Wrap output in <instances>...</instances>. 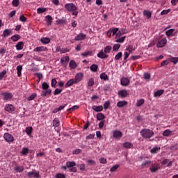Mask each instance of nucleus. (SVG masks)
Masks as SVG:
<instances>
[{"label": "nucleus", "mask_w": 178, "mask_h": 178, "mask_svg": "<svg viewBox=\"0 0 178 178\" xmlns=\"http://www.w3.org/2000/svg\"><path fill=\"white\" fill-rule=\"evenodd\" d=\"M22 70H23V67L22 65L17 66V71L18 77H22Z\"/></svg>", "instance_id": "obj_37"}, {"label": "nucleus", "mask_w": 178, "mask_h": 178, "mask_svg": "<svg viewBox=\"0 0 178 178\" xmlns=\"http://www.w3.org/2000/svg\"><path fill=\"white\" fill-rule=\"evenodd\" d=\"M154 131L149 129H143L140 131V135L143 137V138L149 139L151 137L154 136Z\"/></svg>", "instance_id": "obj_3"}, {"label": "nucleus", "mask_w": 178, "mask_h": 178, "mask_svg": "<svg viewBox=\"0 0 178 178\" xmlns=\"http://www.w3.org/2000/svg\"><path fill=\"white\" fill-rule=\"evenodd\" d=\"M94 86V78H90L88 81V87H92Z\"/></svg>", "instance_id": "obj_44"}, {"label": "nucleus", "mask_w": 178, "mask_h": 178, "mask_svg": "<svg viewBox=\"0 0 178 178\" xmlns=\"http://www.w3.org/2000/svg\"><path fill=\"white\" fill-rule=\"evenodd\" d=\"M168 60H170V63L172 62L174 65H177L178 63V57H172Z\"/></svg>", "instance_id": "obj_43"}, {"label": "nucleus", "mask_w": 178, "mask_h": 178, "mask_svg": "<svg viewBox=\"0 0 178 178\" xmlns=\"http://www.w3.org/2000/svg\"><path fill=\"white\" fill-rule=\"evenodd\" d=\"M57 52H60V54H66V52H69V49L67 48H57L56 49Z\"/></svg>", "instance_id": "obj_34"}, {"label": "nucleus", "mask_w": 178, "mask_h": 178, "mask_svg": "<svg viewBox=\"0 0 178 178\" xmlns=\"http://www.w3.org/2000/svg\"><path fill=\"white\" fill-rule=\"evenodd\" d=\"M112 51V46H106L104 49H102L98 54H97V58H99V59H107V58L109 57L108 54H111V51Z\"/></svg>", "instance_id": "obj_1"}, {"label": "nucleus", "mask_w": 178, "mask_h": 178, "mask_svg": "<svg viewBox=\"0 0 178 178\" xmlns=\"http://www.w3.org/2000/svg\"><path fill=\"white\" fill-rule=\"evenodd\" d=\"M149 77H151V75H149L148 72L143 74V79H145V80H149Z\"/></svg>", "instance_id": "obj_60"}, {"label": "nucleus", "mask_w": 178, "mask_h": 178, "mask_svg": "<svg viewBox=\"0 0 178 178\" xmlns=\"http://www.w3.org/2000/svg\"><path fill=\"white\" fill-rule=\"evenodd\" d=\"M73 84H76V82L74 81V79H70L65 85V87L67 88V87H70L73 86Z\"/></svg>", "instance_id": "obj_25"}, {"label": "nucleus", "mask_w": 178, "mask_h": 178, "mask_svg": "<svg viewBox=\"0 0 178 178\" xmlns=\"http://www.w3.org/2000/svg\"><path fill=\"white\" fill-rule=\"evenodd\" d=\"M56 178H66V177L62 173H58L56 175Z\"/></svg>", "instance_id": "obj_64"}, {"label": "nucleus", "mask_w": 178, "mask_h": 178, "mask_svg": "<svg viewBox=\"0 0 178 178\" xmlns=\"http://www.w3.org/2000/svg\"><path fill=\"white\" fill-rule=\"evenodd\" d=\"M5 74H6V70H5L0 72V80H2L5 77Z\"/></svg>", "instance_id": "obj_61"}, {"label": "nucleus", "mask_w": 178, "mask_h": 178, "mask_svg": "<svg viewBox=\"0 0 178 178\" xmlns=\"http://www.w3.org/2000/svg\"><path fill=\"white\" fill-rule=\"evenodd\" d=\"M45 19L47 26H51V24H52V17L47 15L46 16Z\"/></svg>", "instance_id": "obj_32"}, {"label": "nucleus", "mask_w": 178, "mask_h": 178, "mask_svg": "<svg viewBox=\"0 0 178 178\" xmlns=\"http://www.w3.org/2000/svg\"><path fill=\"white\" fill-rule=\"evenodd\" d=\"M21 154L22 155H27L29 154V149L27 147H23Z\"/></svg>", "instance_id": "obj_53"}, {"label": "nucleus", "mask_w": 178, "mask_h": 178, "mask_svg": "<svg viewBox=\"0 0 178 178\" xmlns=\"http://www.w3.org/2000/svg\"><path fill=\"white\" fill-rule=\"evenodd\" d=\"M151 163H152L151 161L145 160L142 163L141 166L143 168H149V166L151 165Z\"/></svg>", "instance_id": "obj_22"}, {"label": "nucleus", "mask_w": 178, "mask_h": 178, "mask_svg": "<svg viewBox=\"0 0 178 178\" xmlns=\"http://www.w3.org/2000/svg\"><path fill=\"white\" fill-rule=\"evenodd\" d=\"M144 104V99H140L136 102V106H141Z\"/></svg>", "instance_id": "obj_54"}, {"label": "nucleus", "mask_w": 178, "mask_h": 178, "mask_svg": "<svg viewBox=\"0 0 178 178\" xmlns=\"http://www.w3.org/2000/svg\"><path fill=\"white\" fill-rule=\"evenodd\" d=\"M65 9H66L67 12H72L74 16H77V15H79V11H77V7L73 3L65 4Z\"/></svg>", "instance_id": "obj_2"}, {"label": "nucleus", "mask_w": 178, "mask_h": 178, "mask_svg": "<svg viewBox=\"0 0 178 178\" xmlns=\"http://www.w3.org/2000/svg\"><path fill=\"white\" fill-rule=\"evenodd\" d=\"M170 12V9L163 10V11H161V16H163V15H168V13H169Z\"/></svg>", "instance_id": "obj_63"}, {"label": "nucleus", "mask_w": 178, "mask_h": 178, "mask_svg": "<svg viewBox=\"0 0 178 178\" xmlns=\"http://www.w3.org/2000/svg\"><path fill=\"white\" fill-rule=\"evenodd\" d=\"M28 176H29V177L40 178V172H37V171H35V170H34L32 172H28Z\"/></svg>", "instance_id": "obj_13"}, {"label": "nucleus", "mask_w": 178, "mask_h": 178, "mask_svg": "<svg viewBox=\"0 0 178 178\" xmlns=\"http://www.w3.org/2000/svg\"><path fill=\"white\" fill-rule=\"evenodd\" d=\"M123 147L124 148H127V149L133 148V143L130 142H126L123 143Z\"/></svg>", "instance_id": "obj_35"}, {"label": "nucleus", "mask_w": 178, "mask_h": 178, "mask_svg": "<svg viewBox=\"0 0 178 178\" xmlns=\"http://www.w3.org/2000/svg\"><path fill=\"white\" fill-rule=\"evenodd\" d=\"M45 8H38V9H37V12H38V13H39V14H41V13H44V12H45Z\"/></svg>", "instance_id": "obj_62"}, {"label": "nucleus", "mask_w": 178, "mask_h": 178, "mask_svg": "<svg viewBox=\"0 0 178 178\" xmlns=\"http://www.w3.org/2000/svg\"><path fill=\"white\" fill-rule=\"evenodd\" d=\"M92 56V51H85L84 53L81 54V56H83L84 58H87V56Z\"/></svg>", "instance_id": "obj_38"}, {"label": "nucleus", "mask_w": 178, "mask_h": 178, "mask_svg": "<svg viewBox=\"0 0 178 178\" xmlns=\"http://www.w3.org/2000/svg\"><path fill=\"white\" fill-rule=\"evenodd\" d=\"M3 138L7 143H13L15 141V138H13V136L12 134H10L9 133H6L3 135Z\"/></svg>", "instance_id": "obj_7"}, {"label": "nucleus", "mask_w": 178, "mask_h": 178, "mask_svg": "<svg viewBox=\"0 0 178 178\" xmlns=\"http://www.w3.org/2000/svg\"><path fill=\"white\" fill-rule=\"evenodd\" d=\"M159 169H161V166H159V163H155L149 167V170L152 173H155V172H158Z\"/></svg>", "instance_id": "obj_9"}, {"label": "nucleus", "mask_w": 178, "mask_h": 178, "mask_svg": "<svg viewBox=\"0 0 178 178\" xmlns=\"http://www.w3.org/2000/svg\"><path fill=\"white\" fill-rule=\"evenodd\" d=\"M60 124V122H59V119L54 118V120H53V126L54 127H59Z\"/></svg>", "instance_id": "obj_36"}, {"label": "nucleus", "mask_w": 178, "mask_h": 178, "mask_svg": "<svg viewBox=\"0 0 178 178\" xmlns=\"http://www.w3.org/2000/svg\"><path fill=\"white\" fill-rule=\"evenodd\" d=\"M163 136L164 137H170L172 136V131L166 129L163 132Z\"/></svg>", "instance_id": "obj_33"}, {"label": "nucleus", "mask_w": 178, "mask_h": 178, "mask_svg": "<svg viewBox=\"0 0 178 178\" xmlns=\"http://www.w3.org/2000/svg\"><path fill=\"white\" fill-rule=\"evenodd\" d=\"M111 30L113 35H116V34H118V32L119 31L118 28H112L111 29Z\"/></svg>", "instance_id": "obj_52"}, {"label": "nucleus", "mask_w": 178, "mask_h": 178, "mask_svg": "<svg viewBox=\"0 0 178 178\" xmlns=\"http://www.w3.org/2000/svg\"><path fill=\"white\" fill-rule=\"evenodd\" d=\"M40 42H42V44H49V42H51V39L49 38H42L40 39Z\"/></svg>", "instance_id": "obj_29"}, {"label": "nucleus", "mask_w": 178, "mask_h": 178, "mask_svg": "<svg viewBox=\"0 0 178 178\" xmlns=\"http://www.w3.org/2000/svg\"><path fill=\"white\" fill-rule=\"evenodd\" d=\"M119 166H120L119 164H115V165L111 168L110 172H116V170H118V169L119 168Z\"/></svg>", "instance_id": "obj_46"}, {"label": "nucleus", "mask_w": 178, "mask_h": 178, "mask_svg": "<svg viewBox=\"0 0 178 178\" xmlns=\"http://www.w3.org/2000/svg\"><path fill=\"white\" fill-rule=\"evenodd\" d=\"M159 149H161V147H155L150 150V152L151 154H156Z\"/></svg>", "instance_id": "obj_48"}, {"label": "nucleus", "mask_w": 178, "mask_h": 178, "mask_svg": "<svg viewBox=\"0 0 178 178\" xmlns=\"http://www.w3.org/2000/svg\"><path fill=\"white\" fill-rule=\"evenodd\" d=\"M133 52V47L131 45H128L126 47L125 51L124 53V60H126L129 56H130V54Z\"/></svg>", "instance_id": "obj_5"}, {"label": "nucleus", "mask_w": 178, "mask_h": 178, "mask_svg": "<svg viewBox=\"0 0 178 178\" xmlns=\"http://www.w3.org/2000/svg\"><path fill=\"white\" fill-rule=\"evenodd\" d=\"M42 90H48L49 88V84L47 83V82H43L42 84Z\"/></svg>", "instance_id": "obj_51"}, {"label": "nucleus", "mask_w": 178, "mask_h": 178, "mask_svg": "<svg viewBox=\"0 0 178 178\" xmlns=\"http://www.w3.org/2000/svg\"><path fill=\"white\" fill-rule=\"evenodd\" d=\"M14 170L15 172H17L18 173H20V172H23V170H24V167L20 166V165L15 166L14 168Z\"/></svg>", "instance_id": "obj_31"}, {"label": "nucleus", "mask_w": 178, "mask_h": 178, "mask_svg": "<svg viewBox=\"0 0 178 178\" xmlns=\"http://www.w3.org/2000/svg\"><path fill=\"white\" fill-rule=\"evenodd\" d=\"M67 168H70V172H77V168H76V162L74 161H67L66 162Z\"/></svg>", "instance_id": "obj_4"}, {"label": "nucleus", "mask_w": 178, "mask_h": 178, "mask_svg": "<svg viewBox=\"0 0 178 178\" xmlns=\"http://www.w3.org/2000/svg\"><path fill=\"white\" fill-rule=\"evenodd\" d=\"M100 163H102L103 165H105L106 163H107L108 161L106 160V159L104 158V157H101L99 159Z\"/></svg>", "instance_id": "obj_57"}, {"label": "nucleus", "mask_w": 178, "mask_h": 178, "mask_svg": "<svg viewBox=\"0 0 178 178\" xmlns=\"http://www.w3.org/2000/svg\"><path fill=\"white\" fill-rule=\"evenodd\" d=\"M4 111L10 113L15 111V106L12 104H6L4 108Z\"/></svg>", "instance_id": "obj_15"}, {"label": "nucleus", "mask_w": 178, "mask_h": 178, "mask_svg": "<svg viewBox=\"0 0 178 178\" xmlns=\"http://www.w3.org/2000/svg\"><path fill=\"white\" fill-rule=\"evenodd\" d=\"M127 105V101H119L117 103V106L118 108H123L124 106H126Z\"/></svg>", "instance_id": "obj_24"}, {"label": "nucleus", "mask_w": 178, "mask_h": 178, "mask_svg": "<svg viewBox=\"0 0 178 178\" xmlns=\"http://www.w3.org/2000/svg\"><path fill=\"white\" fill-rule=\"evenodd\" d=\"M97 120H104L105 119V115L103 113H98L97 115Z\"/></svg>", "instance_id": "obj_45"}, {"label": "nucleus", "mask_w": 178, "mask_h": 178, "mask_svg": "<svg viewBox=\"0 0 178 178\" xmlns=\"http://www.w3.org/2000/svg\"><path fill=\"white\" fill-rule=\"evenodd\" d=\"M19 3H20V0H13L12 1V5L13 6H15V8H17Z\"/></svg>", "instance_id": "obj_47"}, {"label": "nucleus", "mask_w": 178, "mask_h": 178, "mask_svg": "<svg viewBox=\"0 0 178 178\" xmlns=\"http://www.w3.org/2000/svg\"><path fill=\"white\" fill-rule=\"evenodd\" d=\"M83 74L81 72L78 73L76 76H75V79H74V81L75 82L76 84H77V83H80V81H81L83 80Z\"/></svg>", "instance_id": "obj_10"}, {"label": "nucleus", "mask_w": 178, "mask_h": 178, "mask_svg": "<svg viewBox=\"0 0 178 178\" xmlns=\"http://www.w3.org/2000/svg\"><path fill=\"white\" fill-rule=\"evenodd\" d=\"M77 109H79V106L75 105V106H73L72 107L68 108L67 111L68 112H73V111H77Z\"/></svg>", "instance_id": "obj_50"}, {"label": "nucleus", "mask_w": 178, "mask_h": 178, "mask_svg": "<svg viewBox=\"0 0 178 178\" xmlns=\"http://www.w3.org/2000/svg\"><path fill=\"white\" fill-rule=\"evenodd\" d=\"M129 95V92L126 90H120L118 92V96L120 98H126Z\"/></svg>", "instance_id": "obj_14"}, {"label": "nucleus", "mask_w": 178, "mask_h": 178, "mask_svg": "<svg viewBox=\"0 0 178 178\" xmlns=\"http://www.w3.org/2000/svg\"><path fill=\"white\" fill-rule=\"evenodd\" d=\"M20 38H21L20 35L15 34L10 38V40H12V41H14V42H16L19 41V40H20Z\"/></svg>", "instance_id": "obj_27"}, {"label": "nucleus", "mask_w": 178, "mask_h": 178, "mask_svg": "<svg viewBox=\"0 0 178 178\" xmlns=\"http://www.w3.org/2000/svg\"><path fill=\"white\" fill-rule=\"evenodd\" d=\"M92 109L95 111V112H102V111L104 109V107L102 106H93Z\"/></svg>", "instance_id": "obj_23"}, {"label": "nucleus", "mask_w": 178, "mask_h": 178, "mask_svg": "<svg viewBox=\"0 0 178 178\" xmlns=\"http://www.w3.org/2000/svg\"><path fill=\"white\" fill-rule=\"evenodd\" d=\"M3 101H10L13 98V95L10 92H5L1 93Z\"/></svg>", "instance_id": "obj_8"}, {"label": "nucleus", "mask_w": 178, "mask_h": 178, "mask_svg": "<svg viewBox=\"0 0 178 178\" xmlns=\"http://www.w3.org/2000/svg\"><path fill=\"white\" fill-rule=\"evenodd\" d=\"M35 97H37V94L33 93L32 94L31 96H29L27 99L28 101H33V99H34L35 98Z\"/></svg>", "instance_id": "obj_59"}, {"label": "nucleus", "mask_w": 178, "mask_h": 178, "mask_svg": "<svg viewBox=\"0 0 178 178\" xmlns=\"http://www.w3.org/2000/svg\"><path fill=\"white\" fill-rule=\"evenodd\" d=\"M119 48H120V44H115L113 47V51H119Z\"/></svg>", "instance_id": "obj_55"}, {"label": "nucleus", "mask_w": 178, "mask_h": 178, "mask_svg": "<svg viewBox=\"0 0 178 178\" xmlns=\"http://www.w3.org/2000/svg\"><path fill=\"white\" fill-rule=\"evenodd\" d=\"M129 84H130V80L127 78L123 77L121 79V85L123 86V87H127Z\"/></svg>", "instance_id": "obj_18"}, {"label": "nucleus", "mask_w": 178, "mask_h": 178, "mask_svg": "<svg viewBox=\"0 0 178 178\" xmlns=\"http://www.w3.org/2000/svg\"><path fill=\"white\" fill-rule=\"evenodd\" d=\"M163 92H165V90H159L154 92V97H161V95H162V94H163Z\"/></svg>", "instance_id": "obj_26"}, {"label": "nucleus", "mask_w": 178, "mask_h": 178, "mask_svg": "<svg viewBox=\"0 0 178 178\" xmlns=\"http://www.w3.org/2000/svg\"><path fill=\"white\" fill-rule=\"evenodd\" d=\"M173 33H175V29H171L168 30L165 32V34H166V35H168V37H170V36L173 35Z\"/></svg>", "instance_id": "obj_41"}, {"label": "nucleus", "mask_w": 178, "mask_h": 178, "mask_svg": "<svg viewBox=\"0 0 178 178\" xmlns=\"http://www.w3.org/2000/svg\"><path fill=\"white\" fill-rule=\"evenodd\" d=\"M126 40V36H115V42H119L120 44L124 42Z\"/></svg>", "instance_id": "obj_20"}, {"label": "nucleus", "mask_w": 178, "mask_h": 178, "mask_svg": "<svg viewBox=\"0 0 178 178\" xmlns=\"http://www.w3.org/2000/svg\"><path fill=\"white\" fill-rule=\"evenodd\" d=\"M100 79L102 80H104L105 81H106V80H109V79L108 78V75L105 74V72H103L100 74Z\"/></svg>", "instance_id": "obj_42"}, {"label": "nucleus", "mask_w": 178, "mask_h": 178, "mask_svg": "<svg viewBox=\"0 0 178 178\" xmlns=\"http://www.w3.org/2000/svg\"><path fill=\"white\" fill-rule=\"evenodd\" d=\"M15 48H16L17 51H22V49H23V48H24V42H19L15 45Z\"/></svg>", "instance_id": "obj_21"}, {"label": "nucleus", "mask_w": 178, "mask_h": 178, "mask_svg": "<svg viewBox=\"0 0 178 178\" xmlns=\"http://www.w3.org/2000/svg\"><path fill=\"white\" fill-rule=\"evenodd\" d=\"M122 51L118 52V53L115 55V60H119V59H120V58H122Z\"/></svg>", "instance_id": "obj_58"}, {"label": "nucleus", "mask_w": 178, "mask_h": 178, "mask_svg": "<svg viewBox=\"0 0 178 178\" xmlns=\"http://www.w3.org/2000/svg\"><path fill=\"white\" fill-rule=\"evenodd\" d=\"M69 66L71 70H73V69H76V67H77V64H76V62L72 60L70 61Z\"/></svg>", "instance_id": "obj_28"}, {"label": "nucleus", "mask_w": 178, "mask_h": 178, "mask_svg": "<svg viewBox=\"0 0 178 178\" xmlns=\"http://www.w3.org/2000/svg\"><path fill=\"white\" fill-rule=\"evenodd\" d=\"M10 34H12V29H5L3 31V34L1 35V36L3 37V38H6V37H9Z\"/></svg>", "instance_id": "obj_16"}, {"label": "nucleus", "mask_w": 178, "mask_h": 178, "mask_svg": "<svg viewBox=\"0 0 178 178\" xmlns=\"http://www.w3.org/2000/svg\"><path fill=\"white\" fill-rule=\"evenodd\" d=\"M113 137L115 140H120L123 137V133L119 130L113 131Z\"/></svg>", "instance_id": "obj_6"}, {"label": "nucleus", "mask_w": 178, "mask_h": 178, "mask_svg": "<svg viewBox=\"0 0 178 178\" xmlns=\"http://www.w3.org/2000/svg\"><path fill=\"white\" fill-rule=\"evenodd\" d=\"M32 131H33V127H28L25 129V132L26 133L27 136H31Z\"/></svg>", "instance_id": "obj_39"}, {"label": "nucleus", "mask_w": 178, "mask_h": 178, "mask_svg": "<svg viewBox=\"0 0 178 178\" xmlns=\"http://www.w3.org/2000/svg\"><path fill=\"white\" fill-rule=\"evenodd\" d=\"M45 51H47V49L44 46L37 47L33 49V52H45Z\"/></svg>", "instance_id": "obj_17"}, {"label": "nucleus", "mask_w": 178, "mask_h": 178, "mask_svg": "<svg viewBox=\"0 0 178 178\" xmlns=\"http://www.w3.org/2000/svg\"><path fill=\"white\" fill-rule=\"evenodd\" d=\"M168 42V40L166 38H163L160 41L158 42L156 44L157 48H162L166 45V43Z\"/></svg>", "instance_id": "obj_12"}, {"label": "nucleus", "mask_w": 178, "mask_h": 178, "mask_svg": "<svg viewBox=\"0 0 178 178\" xmlns=\"http://www.w3.org/2000/svg\"><path fill=\"white\" fill-rule=\"evenodd\" d=\"M60 63L62 66L66 67L69 63V56H66L60 58Z\"/></svg>", "instance_id": "obj_11"}, {"label": "nucleus", "mask_w": 178, "mask_h": 178, "mask_svg": "<svg viewBox=\"0 0 178 178\" xmlns=\"http://www.w3.org/2000/svg\"><path fill=\"white\" fill-rule=\"evenodd\" d=\"M84 38H86V34L79 33L74 38V40L75 41H83V40H84Z\"/></svg>", "instance_id": "obj_19"}, {"label": "nucleus", "mask_w": 178, "mask_h": 178, "mask_svg": "<svg viewBox=\"0 0 178 178\" xmlns=\"http://www.w3.org/2000/svg\"><path fill=\"white\" fill-rule=\"evenodd\" d=\"M109 105H111V103L109 102V101L105 102L103 104L104 109H108V108H109Z\"/></svg>", "instance_id": "obj_56"}, {"label": "nucleus", "mask_w": 178, "mask_h": 178, "mask_svg": "<svg viewBox=\"0 0 178 178\" xmlns=\"http://www.w3.org/2000/svg\"><path fill=\"white\" fill-rule=\"evenodd\" d=\"M98 69V65H95V64H92L91 66H90V70L91 72H97Z\"/></svg>", "instance_id": "obj_49"}, {"label": "nucleus", "mask_w": 178, "mask_h": 178, "mask_svg": "<svg viewBox=\"0 0 178 178\" xmlns=\"http://www.w3.org/2000/svg\"><path fill=\"white\" fill-rule=\"evenodd\" d=\"M52 92V90L51 89H46V90L42 92V97H47V95H49Z\"/></svg>", "instance_id": "obj_30"}, {"label": "nucleus", "mask_w": 178, "mask_h": 178, "mask_svg": "<svg viewBox=\"0 0 178 178\" xmlns=\"http://www.w3.org/2000/svg\"><path fill=\"white\" fill-rule=\"evenodd\" d=\"M143 15L144 16H145L147 17V19H150L152 14L151 12L149 10H144L143 11Z\"/></svg>", "instance_id": "obj_40"}]
</instances>
